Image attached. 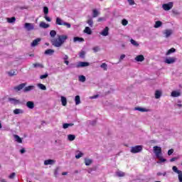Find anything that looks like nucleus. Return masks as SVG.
<instances>
[{"label":"nucleus","mask_w":182,"mask_h":182,"mask_svg":"<svg viewBox=\"0 0 182 182\" xmlns=\"http://www.w3.org/2000/svg\"><path fill=\"white\" fill-rule=\"evenodd\" d=\"M68 39V36L66 35H60L58 36V39L53 38L51 39L50 42L53 45V46H55V48H60L65 42H66V40Z\"/></svg>","instance_id":"f257e3e1"},{"label":"nucleus","mask_w":182,"mask_h":182,"mask_svg":"<svg viewBox=\"0 0 182 182\" xmlns=\"http://www.w3.org/2000/svg\"><path fill=\"white\" fill-rule=\"evenodd\" d=\"M172 170L173 173L178 174V178L179 180V182H182V171L178 170V168H177V166H176L172 167Z\"/></svg>","instance_id":"f03ea898"},{"label":"nucleus","mask_w":182,"mask_h":182,"mask_svg":"<svg viewBox=\"0 0 182 182\" xmlns=\"http://www.w3.org/2000/svg\"><path fill=\"white\" fill-rule=\"evenodd\" d=\"M154 153L156 158L159 157L160 156H163V153L161 152V147L160 146H154Z\"/></svg>","instance_id":"7ed1b4c3"},{"label":"nucleus","mask_w":182,"mask_h":182,"mask_svg":"<svg viewBox=\"0 0 182 182\" xmlns=\"http://www.w3.org/2000/svg\"><path fill=\"white\" fill-rule=\"evenodd\" d=\"M24 28L26 29L28 32L31 31H33L35 29V24L31 23H26L24 24Z\"/></svg>","instance_id":"20e7f679"},{"label":"nucleus","mask_w":182,"mask_h":182,"mask_svg":"<svg viewBox=\"0 0 182 182\" xmlns=\"http://www.w3.org/2000/svg\"><path fill=\"white\" fill-rule=\"evenodd\" d=\"M143 150V147L141 146H136L131 149V153H140Z\"/></svg>","instance_id":"39448f33"},{"label":"nucleus","mask_w":182,"mask_h":182,"mask_svg":"<svg viewBox=\"0 0 182 182\" xmlns=\"http://www.w3.org/2000/svg\"><path fill=\"white\" fill-rule=\"evenodd\" d=\"M173 2H169L168 4H164L162 5L164 11H170L173 8Z\"/></svg>","instance_id":"423d86ee"},{"label":"nucleus","mask_w":182,"mask_h":182,"mask_svg":"<svg viewBox=\"0 0 182 182\" xmlns=\"http://www.w3.org/2000/svg\"><path fill=\"white\" fill-rule=\"evenodd\" d=\"M176 60H177V58H176V57H169L165 59L164 63H167L168 65H171L176 63Z\"/></svg>","instance_id":"0eeeda50"},{"label":"nucleus","mask_w":182,"mask_h":182,"mask_svg":"<svg viewBox=\"0 0 182 182\" xmlns=\"http://www.w3.org/2000/svg\"><path fill=\"white\" fill-rule=\"evenodd\" d=\"M90 63L87 62H78L76 65V68L79 69V68H86L87 66H90Z\"/></svg>","instance_id":"6e6552de"},{"label":"nucleus","mask_w":182,"mask_h":182,"mask_svg":"<svg viewBox=\"0 0 182 182\" xmlns=\"http://www.w3.org/2000/svg\"><path fill=\"white\" fill-rule=\"evenodd\" d=\"M25 86H26V83H21L16 87H14V90H16V92H19L21 90H22V89H23V87H25Z\"/></svg>","instance_id":"1a4fd4ad"},{"label":"nucleus","mask_w":182,"mask_h":182,"mask_svg":"<svg viewBox=\"0 0 182 182\" xmlns=\"http://www.w3.org/2000/svg\"><path fill=\"white\" fill-rule=\"evenodd\" d=\"M164 35H165V38H170L171 35H173V30L166 29L164 31Z\"/></svg>","instance_id":"9d476101"},{"label":"nucleus","mask_w":182,"mask_h":182,"mask_svg":"<svg viewBox=\"0 0 182 182\" xmlns=\"http://www.w3.org/2000/svg\"><path fill=\"white\" fill-rule=\"evenodd\" d=\"M9 102H10L11 105H21V101L15 98H9Z\"/></svg>","instance_id":"9b49d317"},{"label":"nucleus","mask_w":182,"mask_h":182,"mask_svg":"<svg viewBox=\"0 0 182 182\" xmlns=\"http://www.w3.org/2000/svg\"><path fill=\"white\" fill-rule=\"evenodd\" d=\"M33 89H35L34 85H29V86L25 87L24 89L23 90V92H24V93H28V92H31V90H33Z\"/></svg>","instance_id":"f8f14e48"},{"label":"nucleus","mask_w":182,"mask_h":182,"mask_svg":"<svg viewBox=\"0 0 182 182\" xmlns=\"http://www.w3.org/2000/svg\"><path fill=\"white\" fill-rule=\"evenodd\" d=\"M55 163H56V161H55L53 159H48L44 161V165L45 166H49V165L52 166V165L55 164Z\"/></svg>","instance_id":"ddd939ff"},{"label":"nucleus","mask_w":182,"mask_h":182,"mask_svg":"<svg viewBox=\"0 0 182 182\" xmlns=\"http://www.w3.org/2000/svg\"><path fill=\"white\" fill-rule=\"evenodd\" d=\"M41 38H36L31 44V46L32 48H35V46H38L39 45V42H41Z\"/></svg>","instance_id":"4468645a"},{"label":"nucleus","mask_w":182,"mask_h":182,"mask_svg":"<svg viewBox=\"0 0 182 182\" xmlns=\"http://www.w3.org/2000/svg\"><path fill=\"white\" fill-rule=\"evenodd\" d=\"M100 35L102 36H109V27H105L102 31L100 33Z\"/></svg>","instance_id":"2eb2a0df"},{"label":"nucleus","mask_w":182,"mask_h":182,"mask_svg":"<svg viewBox=\"0 0 182 182\" xmlns=\"http://www.w3.org/2000/svg\"><path fill=\"white\" fill-rule=\"evenodd\" d=\"M65 23V21H63L62 18L60 17H57L55 20V25H60V26H63Z\"/></svg>","instance_id":"dca6fc26"},{"label":"nucleus","mask_w":182,"mask_h":182,"mask_svg":"<svg viewBox=\"0 0 182 182\" xmlns=\"http://www.w3.org/2000/svg\"><path fill=\"white\" fill-rule=\"evenodd\" d=\"M13 113L14 114H23V113H25V112L23 111V109H15L14 111H13Z\"/></svg>","instance_id":"f3484780"},{"label":"nucleus","mask_w":182,"mask_h":182,"mask_svg":"<svg viewBox=\"0 0 182 182\" xmlns=\"http://www.w3.org/2000/svg\"><path fill=\"white\" fill-rule=\"evenodd\" d=\"M40 28H43V29H48V28H49V26H50L49 24L41 21L39 24Z\"/></svg>","instance_id":"a211bd4d"},{"label":"nucleus","mask_w":182,"mask_h":182,"mask_svg":"<svg viewBox=\"0 0 182 182\" xmlns=\"http://www.w3.org/2000/svg\"><path fill=\"white\" fill-rule=\"evenodd\" d=\"M26 106L28 109H33L35 107V103L32 101H28L26 102Z\"/></svg>","instance_id":"6ab92c4d"},{"label":"nucleus","mask_w":182,"mask_h":182,"mask_svg":"<svg viewBox=\"0 0 182 182\" xmlns=\"http://www.w3.org/2000/svg\"><path fill=\"white\" fill-rule=\"evenodd\" d=\"M46 55H48V56H52L55 53V50L53 49H47L45 53Z\"/></svg>","instance_id":"aec40b11"},{"label":"nucleus","mask_w":182,"mask_h":182,"mask_svg":"<svg viewBox=\"0 0 182 182\" xmlns=\"http://www.w3.org/2000/svg\"><path fill=\"white\" fill-rule=\"evenodd\" d=\"M135 60L136 62H143V60H144V56L143 55H137L136 58H135Z\"/></svg>","instance_id":"412c9836"},{"label":"nucleus","mask_w":182,"mask_h":182,"mask_svg":"<svg viewBox=\"0 0 182 182\" xmlns=\"http://www.w3.org/2000/svg\"><path fill=\"white\" fill-rule=\"evenodd\" d=\"M100 15V12L97 11V9H93L92 10V18H97Z\"/></svg>","instance_id":"4be33fe9"},{"label":"nucleus","mask_w":182,"mask_h":182,"mask_svg":"<svg viewBox=\"0 0 182 182\" xmlns=\"http://www.w3.org/2000/svg\"><path fill=\"white\" fill-rule=\"evenodd\" d=\"M156 159H159V161L157 162L158 164L164 163L167 161V159L163 158V155H161L160 156L156 157Z\"/></svg>","instance_id":"5701e85b"},{"label":"nucleus","mask_w":182,"mask_h":182,"mask_svg":"<svg viewBox=\"0 0 182 182\" xmlns=\"http://www.w3.org/2000/svg\"><path fill=\"white\" fill-rule=\"evenodd\" d=\"M181 94L180 93V92H177V91H173L171 94V96H172V97H178V96H181Z\"/></svg>","instance_id":"b1692460"},{"label":"nucleus","mask_w":182,"mask_h":182,"mask_svg":"<svg viewBox=\"0 0 182 182\" xmlns=\"http://www.w3.org/2000/svg\"><path fill=\"white\" fill-rule=\"evenodd\" d=\"M92 163H93V160H92L90 159H87V158L85 159V166H90V164H92Z\"/></svg>","instance_id":"393cba45"},{"label":"nucleus","mask_w":182,"mask_h":182,"mask_svg":"<svg viewBox=\"0 0 182 182\" xmlns=\"http://www.w3.org/2000/svg\"><path fill=\"white\" fill-rule=\"evenodd\" d=\"M61 103L63 106L68 105V100L64 96H61Z\"/></svg>","instance_id":"a878e982"},{"label":"nucleus","mask_w":182,"mask_h":182,"mask_svg":"<svg viewBox=\"0 0 182 182\" xmlns=\"http://www.w3.org/2000/svg\"><path fill=\"white\" fill-rule=\"evenodd\" d=\"M60 171V167L58 166L56 169H54V176L58 177L59 176V172Z\"/></svg>","instance_id":"bb28decb"},{"label":"nucleus","mask_w":182,"mask_h":182,"mask_svg":"<svg viewBox=\"0 0 182 182\" xmlns=\"http://www.w3.org/2000/svg\"><path fill=\"white\" fill-rule=\"evenodd\" d=\"M14 137L17 143H22V139L18 135L14 134Z\"/></svg>","instance_id":"cd10ccee"},{"label":"nucleus","mask_w":182,"mask_h":182,"mask_svg":"<svg viewBox=\"0 0 182 182\" xmlns=\"http://www.w3.org/2000/svg\"><path fill=\"white\" fill-rule=\"evenodd\" d=\"M116 174H117V177H124V176H126V173L121 171H117Z\"/></svg>","instance_id":"c85d7f7f"},{"label":"nucleus","mask_w":182,"mask_h":182,"mask_svg":"<svg viewBox=\"0 0 182 182\" xmlns=\"http://www.w3.org/2000/svg\"><path fill=\"white\" fill-rule=\"evenodd\" d=\"M75 102L76 106H77L78 105H80V96L79 95L75 96Z\"/></svg>","instance_id":"c756f323"},{"label":"nucleus","mask_w":182,"mask_h":182,"mask_svg":"<svg viewBox=\"0 0 182 182\" xmlns=\"http://www.w3.org/2000/svg\"><path fill=\"white\" fill-rule=\"evenodd\" d=\"M76 139V136H75L74 134H68V139L70 141H73V140H75Z\"/></svg>","instance_id":"7c9ffc66"},{"label":"nucleus","mask_w":182,"mask_h":182,"mask_svg":"<svg viewBox=\"0 0 182 182\" xmlns=\"http://www.w3.org/2000/svg\"><path fill=\"white\" fill-rule=\"evenodd\" d=\"M87 23L89 25V26L90 28H93V18H90L87 21Z\"/></svg>","instance_id":"2f4dec72"},{"label":"nucleus","mask_w":182,"mask_h":182,"mask_svg":"<svg viewBox=\"0 0 182 182\" xmlns=\"http://www.w3.org/2000/svg\"><path fill=\"white\" fill-rule=\"evenodd\" d=\"M174 52H176V48H172L166 52V56H168V55H171V53H174Z\"/></svg>","instance_id":"473e14b6"},{"label":"nucleus","mask_w":182,"mask_h":182,"mask_svg":"<svg viewBox=\"0 0 182 182\" xmlns=\"http://www.w3.org/2000/svg\"><path fill=\"white\" fill-rule=\"evenodd\" d=\"M84 32L87 35H92V29H90L89 27H85Z\"/></svg>","instance_id":"72a5a7b5"},{"label":"nucleus","mask_w":182,"mask_h":182,"mask_svg":"<svg viewBox=\"0 0 182 182\" xmlns=\"http://www.w3.org/2000/svg\"><path fill=\"white\" fill-rule=\"evenodd\" d=\"M33 68H40L41 69H43L44 66L43 64H41L39 63L33 64Z\"/></svg>","instance_id":"f704fd0d"},{"label":"nucleus","mask_w":182,"mask_h":182,"mask_svg":"<svg viewBox=\"0 0 182 182\" xmlns=\"http://www.w3.org/2000/svg\"><path fill=\"white\" fill-rule=\"evenodd\" d=\"M135 110H138V112H149V109H145V108H142V107H135Z\"/></svg>","instance_id":"c9c22d12"},{"label":"nucleus","mask_w":182,"mask_h":182,"mask_svg":"<svg viewBox=\"0 0 182 182\" xmlns=\"http://www.w3.org/2000/svg\"><path fill=\"white\" fill-rule=\"evenodd\" d=\"M37 86H38V87L39 89H41V90H46V86H45V85H43V84L38 83V84L37 85Z\"/></svg>","instance_id":"e433bc0d"},{"label":"nucleus","mask_w":182,"mask_h":182,"mask_svg":"<svg viewBox=\"0 0 182 182\" xmlns=\"http://www.w3.org/2000/svg\"><path fill=\"white\" fill-rule=\"evenodd\" d=\"M76 153H78L75 155V159H80V157H83V153L80 151H77Z\"/></svg>","instance_id":"4c0bfd02"},{"label":"nucleus","mask_w":182,"mask_h":182,"mask_svg":"<svg viewBox=\"0 0 182 182\" xmlns=\"http://www.w3.org/2000/svg\"><path fill=\"white\" fill-rule=\"evenodd\" d=\"M155 97L156 99H160V97H161V92L159 91V90H156L155 92Z\"/></svg>","instance_id":"58836bf2"},{"label":"nucleus","mask_w":182,"mask_h":182,"mask_svg":"<svg viewBox=\"0 0 182 182\" xmlns=\"http://www.w3.org/2000/svg\"><path fill=\"white\" fill-rule=\"evenodd\" d=\"M15 21H16V18L15 17H11V18H7V22H9V23H14L15 22Z\"/></svg>","instance_id":"ea45409f"},{"label":"nucleus","mask_w":182,"mask_h":182,"mask_svg":"<svg viewBox=\"0 0 182 182\" xmlns=\"http://www.w3.org/2000/svg\"><path fill=\"white\" fill-rule=\"evenodd\" d=\"M85 41V39H83L82 38H79V37H75L73 39L74 42H83Z\"/></svg>","instance_id":"a19ab883"},{"label":"nucleus","mask_w":182,"mask_h":182,"mask_svg":"<svg viewBox=\"0 0 182 182\" xmlns=\"http://www.w3.org/2000/svg\"><path fill=\"white\" fill-rule=\"evenodd\" d=\"M161 25H163V23L160 21H157L155 23L154 28H160V26H161Z\"/></svg>","instance_id":"79ce46f5"},{"label":"nucleus","mask_w":182,"mask_h":182,"mask_svg":"<svg viewBox=\"0 0 182 182\" xmlns=\"http://www.w3.org/2000/svg\"><path fill=\"white\" fill-rule=\"evenodd\" d=\"M78 79L80 82H86V77L85 75H80Z\"/></svg>","instance_id":"37998d69"},{"label":"nucleus","mask_w":182,"mask_h":182,"mask_svg":"<svg viewBox=\"0 0 182 182\" xmlns=\"http://www.w3.org/2000/svg\"><path fill=\"white\" fill-rule=\"evenodd\" d=\"M72 126H73V124L72 123H70V124L65 123V124H63V129H68V127H72Z\"/></svg>","instance_id":"c03bdc74"},{"label":"nucleus","mask_w":182,"mask_h":182,"mask_svg":"<svg viewBox=\"0 0 182 182\" xmlns=\"http://www.w3.org/2000/svg\"><path fill=\"white\" fill-rule=\"evenodd\" d=\"M101 69H103V70H107V64H106V63H103L101 65H100Z\"/></svg>","instance_id":"a18cd8bd"},{"label":"nucleus","mask_w":182,"mask_h":182,"mask_svg":"<svg viewBox=\"0 0 182 182\" xmlns=\"http://www.w3.org/2000/svg\"><path fill=\"white\" fill-rule=\"evenodd\" d=\"M50 36L51 38H55V36H56V31L55 30H52L50 31Z\"/></svg>","instance_id":"49530a36"},{"label":"nucleus","mask_w":182,"mask_h":182,"mask_svg":"<svg viewBox=\"0 0 182 182\" xmlns=\"http://www.w3.org/2000/svg\"><path fill=\"white\" fill-rule=\"evenodd\" d=\"M63 26H66V28L70 29V28L72 27V25L70 24V23H68V22L64 21V24H63Z\"/></svg>","instance_id":"de8ad7c7"},{"label":"nucleus","mask_w":182,"mask_h":182,"mask_svg":"<svg viewBox=\"0 0 182 182\" xmlns=\"http://www.w3.org/2000/svg\"><path fill=\"white\" fill-rule=\"evenodd\" d=\"M130 42L132 45H133L134 46H139V43H136V41H134V39H131Z\"/></svg>","instance_id":"09e8293b"},{"label":"nucleus","mask_w":182,"mask_h":182,"mask_svg":"<svg viewBox=\"0 0 182 182\" xmlns=\"http://www.w3.org/2000/svg\"><path fill=\"white\" fill-rule=\"evenodd\" d=\"M9 76H16V71L11 70L9 72Z\"/></svg>","instance_id":"8fccbe9b"},{"label":"nucleus","mask_w":182,"mask_h":182,"mask_svg":"<svg viewBox=\"0 0 182 182\" xmlns=\"http://www.w3.org/2000/svg\"><path fill=\"white\" fill-rule=\"evenodd\" d=\"M166 174H167V172H164V173L158 172L156 173V176H158L159 177H160V176H163L164 177H166Z\"/></svg>","instance_id":"3c124183"},{"label":"nucleus","mask_w":182,"mask_h":182,"mask_svg":"<svg viewBox=\"0 0 182 182\" xmlns=\"http://www.w3.org/2000/svg\"><path fill=\"white\" fill-rule=\"evenodd\" d=\"M43 12L45 14V15H48V14H49V9L46 6H45L43 8Z\"/></svg>","instance_id":"603ef678"},{"label":"nucleus","mask_w":182,"mask_h":182,"mask_svg":"<svg viewBox=\"0 0 182 182\" xmlns=\"http://www.w3.org/2000/svg\"><path fill=\"white\" fill-rule=\"evenodd\" d=\"M86 54V52L82 50L80 53V58H82V59L85 58V55Z\"/></svg>","instance_id":"864d4df0"},{"label":"nucleus","mask_w":182,"mask_h":182,"mask_svg":"<svg viewBox=\"0 0 182 182\" xmlns=\"http://www.w3.org/2000/svg\"><path fill=\"white\" fill-rule=\"evenodd\" d=\"M122 23L123 26H126L129 23V21H127V20H126V19L124 18V19L122 21Z\"/></svg>","instance_id":"5fc2aeb1"},{"label":"nucleus","mask_w":182,"mask_h":182,"mask_svg":"<svg viewBox=\"0 0 182 182\" xmlns=\"http://www.w3.org/2000/svg\"><path fill=\"white\" fill-rule=\"evenodd\" d=\"M16 176V173H15V172H13L9 175V178H11V179L14 178Z\"/></svg>","instance_id":"6e6d98bb"},{"label":"nucleus","mask_w":182,"mask_h":182,"mask_svg":"<svg viewBox=\"0 0 182 182\" xmlns=\"http://www.w3.org/2000/svg\"><path fill=\"white\" fill-rule=\"evenodd\" d=\"M48 74L46 73L44 75H41L40 79H46V77H48Z\"/></svg>","instance_id":"4d7b16f0"},{"label":"nucleus","mask_w":182,"mask_h":182,"mask_svg":"<svg viewBox=\"0 0 182 182\" xmlns=\"http://www.w3.org/2000/svg\"><path fill=\"white\" fill-rule=\"evenodd\" d=\"M173 153H174V149H171L168 151V156H171V154H173Z\"/></svg>","instance_id":"13d9d810"},{"label":"nucleus","mask_w":182,"mask_h":182,"mask_svg":"<svg viewBox=\"0 0 182 182\" xmlns=\"http://www.w3.org/2000/svg\"><path fill=\"white\" fill-rule=\"evenodd\" d=\"M124 58H126V55H124V54L121 55L119 62H122L123 60V59H124Z\"/></svg>","instance_id":"bf43d9fd"},{"label":"nucleus","mask_w":182,"mask_h":182,"mask_svg":"<svg viewBox=\"0 0 182 182\" xmlns=\"http://www.w3.org/2000/svg\"><path fill=\"white\" fill-rule=\"evenodd\" d=\"M129 5H134V0H127Z\"/></svg>","instance_id":"052dcab7"},{"label":"nucleus","mask_w":182,"mask_h":182,"mask_svg":"<svg viewBox=\"0 0 182 182\" xmlns=\"http://www.w3.org/2000/svg\"><path fill=\"white\" fill-rule=\"evenodd\" d=\"M45 19L46 21H47V22H50L52 21V19L49 18L48 16H45Z\"/></svg>","instance_id":"680f3d73"},{"label":"nucleus","mask_w":182,"mask_h":182,"mask_svg":"<svg viewBox=\"0 0 182 182\" xmlns=\"http://www.w3.org/2000/svg\"><path fill=\"white\" fill-rule=\"evenodd\" d=\"M178 158H177V157L171 158V159H170V161H171V163H173V161H176V160H178Z\"/></svg>","instance_id":"e2e57ef3"},{"label":"nucleus","mask_w":182,"mask_h":182,"mask_svg":"<svg viewBox=\"0 0 182 182\" xmlns=\"http://www.w3.org/2000/svg\"><path fill=\"white\" fill-rule=\"evenodd\" d=\"M92 50H94V52H97L99 50V47H94Z\"/></svg>","instance_id":"0e129e2a"},{"label":"nucleus","mask_w":182,"mask_h":182,"mask_svg":"<svg viewBox=\"0 0 182 182\" xmlns=\"http://www.w3.org/2000/svg\"><path fill=\"white\" fill-rule=\"evenodd\" d=\"M68 59H69V56H68V55H65L63 57V60H68Z\"/></svg>","instance_id":"69168bd1"},{"label":"nucleus","mask_w":182,"mask_h":182,"mask_svg":"<svg viewBox=\"0 0 182 182\" xmlns=\"http://www.w3.org/2000/svg\"><path fill=\"white\" fill-rule=\"evenodd\" d=\"M26 151L24 149V148H23L22 149L20 150V152L21 154H23V153H25Z\"/></svg>","instance_id":"338daca9"},{"label":"nucleus","mask_w":182,"mask_h":182,"mask_svg":"<svg viewBox=\"0 0 182 182\" xmlns=\"http://www.w3.org/2000/svg\"><path fill=\"white\" fill-rule=\"evenodd\" d=\"M70 68H76V65H75L74 63H71L70 65Z\"/></svg>","instance_id":"774afa93"}]
</instances>
